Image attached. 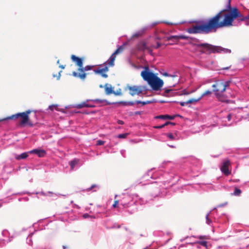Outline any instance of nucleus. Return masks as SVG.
<instances>
[{
  "instance_id": "f257e3e1",
  "label": "nucleus",
  "mask_w": 249,
  "mask_h": 249,
  "mask_svg": "<svg viewBox=\"0 0 249 249\" xmlns=\"http://www.w3.org/2000/svg\"><path fill=\"white\" fill-rule=\"evenodd\" d=\"M239 21L249 19V16H243L236 7L232 9H224L209 18L207 21H200L187 29V32L191 34H207L216 31L219 28L230 27L236 18Z\"/></svg>"
},
{
  "instance_id": "f03ea898",
  "label": "nucleus",
  "mask_w": 249,
  "mask_h": 249,
  "mask_svg": "<svg viewBox=\"0 0 249 249\" xmlns=\"http://www.w3.org/2000/svg\"><path fill=\"white\" fill-rule=\"evenodd\" d=\"M141 75L154 90H159L163 85V81L150 71L148 66L144 67V70L142 71Z\"/></svg>"
},
{
  "instance_id": "7ed1b4c3",
  "label": "nucleus",
  "mask_w": 249,
  "mask_h": 249,
  "mask_svg": "<svg viewBox=\"0 0 249 249\" xmlns=\"http://www.w3.org/2000/svg\"><path fill=\"white\" fill-rule=\"evenodd\" d=\"M124 50V46H120L110 56L107 61L104 63L103 68H98L94 70L96 74H100L103 78H106L108 75L106 73L109 71V67H113L114 65L116 55L122 53Z\"/></svg>"
},
{
  "instance_id": "20e7f679",
  "label": "nucleus",
  "mask_w": 249,
  "mask_h": 249,
  "mask_svg": "<svg viewBox=\"0 0 249 249\" xmlns=\"http://www.w3.org/2000/svg\"><path fill=\"white\" fill-rule=\"evenodd\" d=\"M194 46L199 49L201 53L210 54L211 53H220L222 52H229L230 50L221 46H214L207 43H195Z\"/></svg>"
},
{
  "instance_id": "39448f33",
  "label": "nucleus",
  "mask_w": 249,
  "mask_h": 249,
  "mask_svg": "<svg viewBox=\"0 0 249 249\" xmlns=\"http://www.w3.org/2000/svg\"><path fill=\"white\" fill-rule=\"evenodd\" d=\"M229 83L228 81L223 82L217 81L212 85L213 92L220 101H227V97L223 94V92L226 90V88L229 86Z\"/></svg>"
},
{
  "instance_id": "423d86ee",
  "label": "nucleus",
  "mask_w": 249,
  "mask_h": 249,
  "mask_svg": "<svg viewBox=\"0 0 249 249\" xmlns=\"http://www.w3.org/2000/svg\"><path fill=\"white\" fill-rule=\"evenodd\" d=\"M31 112L30 110H28L24 112L18 113L11 116L0 119V122H5L8 120H16L20 118L19 123L21 125L27 124L30 126H33L34 124L29 121V114Z\"/></svg>"
},
{
  "instance_id": "0eeeda50",
  "label": "nucleus",
  "mask_w": 249,
  "mask_h": 249,
  "mask_svg": "<svg viewBox=\"0 0 249 249\" xmlns=\"http://www.w3.org/2000/svg\"><path fill=\"white\" fill-rule=\"evenodd\" d=\"M94 67L93 65H87L84 67L83 65L81 68L77 69L78 72L74 71L72 72V75L75 77H78L81 80H84L87 75L86 71L92 70Z\"/></svg>"
},
{
  "instance_id": "6e6552de",
  "label": "nucleus",
  "mask_w": 249,
  "mask_h": 249,
  "mask_svg": "<svg viewBox=\"0 0 249 249\" xmlns=\"http://www.w3.org/2000/svg\"><path fill=\"white\" fill-rule=\"evenodd\" d=\"M124 89L125 90L127 89L129 90V93L131 96H133L135 95H139L141 94L144 89V87L142 86H131L129 85H127Z\"/></svg>"
},
{
  "instance_id": "1a4fd4ad",
  "label": "nucleus",
  "mask_w": 249,
  "mask_h": 249,
  "mask_svg": "<svg viewBox=\"0 0 249 249\" xmlns=\"http://www.w3.org/2000/svg\"><path fill=\"white\" fill-rule=\"evenodd\" d=\"M231 164V162L228 160H225L222 163L220 170L225 176H228L231 174V170L229 169Z\"/></svg>"
},
{
  "instance_id": "9d476101",
  "label": "nucleus",
  "mask_w": 249,
  "mask_h": 249,
  "mask_svg": "<svg viewBox=\"0 0 249 249\" xmlns=\"http://www.w3.org/2000/svg\"><path fill=\"white\" fill-rule=\"evenodd\" d=\"M71 58L72 61L78 67V69H80L82 67L83 65L84 58H80L74 54L71 55Z\"/></svg>"
},
{
  "instance_id": "9b49d317",
  "label": "nucleus",
  "mask_w": 249,
  "mask_h": 249,
  "mask_svg": "<svg viewBox=\"0 0 249 249\" xmlns=\"http://www.w3.org/2000/svg\"><path fill=\"white\" fill-rule=\"evenodd\" d=\"M137 50L140 51L147 50L148 52L151 53L152 50L147 46L146 43L144 41L140 42L137 46Z\"/></svg>"
},
{
  "instance_id": "f8f14e48",
  "label": "nucleus",
  "mask_w": 249,
  "mask_h": 249,
  "mask_svg": "<svg viewBox=\"0 0 249 249\" xmlns=\"http://www.w3.org/2000/svg\"><path fill=\"white\" fill-rule=\"evenodd\" d=\"M95 106L88 104L87 102H83L80 104H76L74 106V107L77 108L78 109L82 108L84 107H94Z\"/></svg>"
},
{
  "instance_id": "ddd939ff",
  "label": "nucleus",
  "mask_w": 249,
  "mask_h": 249,
  "mask_svg": "<svg viewBox=\"0 0 249 249\" xmlns=\"http://www.w3.org/2000/svg\"><path fill=\"white\" fill-rule=\"evenodd\" d=\"M30 153H34L37 154L39 157H43L46 152L44 150H39V149H34L30 151Z\"/></svg>"
},
{
  "instance_id": "4468645a",
  "label": "nucleus",
  "mask_w": 249,
  "mask_h": 249,
  "mask_svg": "<svg viewBox=\"0 0 249 249\" xmlns=\"http://www.w3.org/2000/svg\"><path fill=\"white\" fill-rule=\"evenodd\" d=\"M105 93L107 95H109L113 93V90L111 85L108 84H106L104 86Z\"/></svg>"
},
{
  "instance_id": "2eb2a0df",
  "label": "nucleus",
  "mask_w": 249,
  "mask_h": 249,
  "mask_svg": "<svg viewBox=\"0 0 249 249\" xmlns=\"http://www.w3.org/2000/svg\"><path fill=\"white\" fill-rule=\"evenodd\" d=\"M177 116V115L171 116V115H159V116H156L155 118H156V119H169V120H173V119H174L175 118V117Z\"/></svg>"
},
{
  "instance_id": "dca6fc26",
  "label": "nucleus",
  "mask_w": 249,
  "mask_h": 249,
  "mask_svg": "<svg viewBox=\"0 0 249 249\" xmlns=\"http://www.w3.org/2000/svg\"><path fill=\"white\" fill-rule=\"evenodd\" d=\"M79 160L78 159H74L69 162L71 170H73L75 165L79 163Z\"/></svg>"
},
{
  "instance_id": "f3484780",
  "label": "nucleus",
  "mask_w": 249,
  "mask_h": 249,
  "mask_svg": "<svg viewBox=\"0 0 249 249\" xmlns=\"http://www.w3.org/2000/svg\"><path fill=\"white\" fill-rule=\"evenodd\" d=\"M28 153L25 152V153H23L21 154L20 155H18L16 157V158L17 160H20L21 159H25L27 157H28Z\"/></svg>"
},
{
  "instance_id": "a211bd4d",
  "label": "nucleus",
  "mask_w": 249,
  "mask_h": 249,
  "mask_svg": "<svg viewBox=\"0 0 249 249\" xmlns=\"http://www.w3.org/2000/svg\"><path fill=\"white\" fill-rule=\"evenodd\" d=\"M201 99V97L199 96L197 98H192L187 101L188 104H195L198 102Z\"/></svg>"
},
{
  "instance_id": "6ab92c4d",
  "label": "nucleus",
  "mask_w": 249,
  "mask_h": 249,
  "mask_svg": "<svg viewBox=\"0 0 249 249\" xmlns=\"http://www.w3.org/2000/svg\"><path fill=\"white\" fill-rule=\"evenodd\" d=\"M179 39V36H172L167 38V40L178 41Z\"/></svg>"
},
{
  "instance_id": "aec40b11",
  "label": "nucleus",
  "mask_w": 249,
  "mask_h": 249,
  "mask_svg": "<svg viewBox=\"0 0 249 249\" xmlns=\"http://www.w3.org/2000/svg\"><path fill=\"white\" fill-rule=\"evenodd\" d=\"M241 194V191L240 189H239L237 188H234V191L233 193V195H234L235 196H239Z\"/></svg>"
},
{
  "instance_id": "412c9836",
  "label": "nucleus",
  "mask_w": 249,
  "mask_h": 249,
  "mask_svg": "<svg viewBox=\"0 0 249 249\" xmlns=\"http://www.w3.org/2000/svg\"><path fill=\"white\" fill-rule=\"evenodd\" d=\"M120 104H123L125 106L129 105V106H133L134 104V102H123L121 101L119 103Z\"/></svg>"
},
{
  "instance_id": "4be33fe9",
  "label": "nucleus",
  "mask_w": 249,
  "mask_h": 249,
  "mask_svg": "<svg viewBox=\"0 0 249 249\" xmlns=\"http://www.w3.org/2000/svg\"><path fill=\"white\" fill-rule=\"evenodd\" d=\"M136 103L138 104H141L142 105H145L146 104H150L152 103L150 101H147L146 102L144 101H136Z\"/></svg>"
},
{
  "instance_id": "5701e85b",
  "label": "nucleus",
  "mask_w": 249,
  "mask_h": 249,
  "mask_svg": "<svg viewBox=\"0 0 249 249\" xmlns=\"http://www.w3.org/2000/svg\"><path fill=\"white\" fill-rule=\"evenodd\" d=\"M196 237L199 239L209 240L210 239V236L208 235H199L197 236Z\"/></svg>"
},
{
  "instance_id": "b1692460",
  "label": "nucleus",
  "mask_w": 249,
  "mask_h": 249,
  "mask_svg": "<svg viewBox=\"0 0 249 249\" xmlns=\"http://www.w3.org/2000/svg\"><path fill=\"white\" fill-rule=\"evenodd\" d=\"M212 94V91H210V90H207V91H205L204 92H203L200 96V97H201V99L205 96H206V95H210L211 94Z\"/></svg>"
},
{
  "instance_id": "393cba45",
  "label": "nucleus",
  "mask_w": 249,
  "mask_h": 249,
  "mask_svg": "<svg viewBox=\"0 0 249 249\" xmlns=\"http://www.w3.org/2000/svg\"><path fill=\"white\" fill-rule=\"evenodd\" d=\"M143 31H139L133 35L132 36L134 37H138L142 36Z\"/></svg>"
},
{
  "instance_id": "a878e982",
  "label": "nucleus",
  "mask_w": 249,
  "mask_h": 249,
  "mask_svg": "<svg viewBox=\"0 0 249 249\" xmlns=\"http://www.w3.org/2000/svg\"><path fill=\"white\" fill-rule=\"evenodd\" d=\"M93 101L96 103H107V104H109V103L106 100L95 99L93 100Z\"/></svg>"
},
{
  "instance_id": "bb28decb",
  "label": "nucleus",
  "mask_w": 249,
  "mask_h": 249,
  "mask_svg": "<svg viewBox=\"0 0 249 249\" xmlns=\"http://www.w3.org/2000/svg\"><path fill=\"white\" fill-rule=\"evenodd\" d=\"M128 135V133L121 134L117 136V138L119 139H124Z\"/></svg>"
},
{
  "instance_id": "cd10ccee",
  "label": "nucleus",
  "mask_w": 249,
  "mask_h": 249,
  "mask_svg": "<svg viewBox=\"0 0 249 249\" xmlns=\"http://www.w3.org/2000/svg\"><path fill=\"white\" fill-rule=\"evenodd\" d=\"M199 244L207 248V242L205 241H199L197 242Z\"/></svg>"
},
{
  "instance_id": "c85d7f7f",
  "label": "nucleus",
  "mask_w": 249,
  "mask_h": 249,
  "mask_svg": "<svg viewBox=\"0 0 249 249\" xmlns=\"http://www.w3.org/2000/svg\"><path fill=\"white\" fill-rule=\"evenodd\" d=\"M172 91V89H165V91H164V92L163 93V96H168V94Z\"/></svg>"
},
{
  "instance_id": "c756f323",
  "label": "nucleus",
  "mask_w": 249,
  "mask_h": 249,
  "mask_svg": "<svg viewBox=\"0 0 249 249\" xmlns=\"http://www.w3.org/2000/svg\"><path fill=\"white\" fill-rule=\"evenodd\" d=\"M105 143V141H102V140H98L97 141L96 144L97 145H103Z\"/></svg>"
},
{
  "instance_id": "7c9ffc66",
  "label": "nucleus",
  "mask_w": 249,
  "mask_h": 249,
  "mask_svg": "<svg viewBox=\"0 0 249 249\" xmlns=\"http://www.w3.org/2000/svg\"><path fill=\"white\" fill-rule=\"evenodd\" d=\"M113 94L115 95H122V93L121 92V90L119 89V90H117L116 92L113 91Z\"/></svg>"
},
{
  "instance_id": "2f4dec72",
  "label": "nucleus",
  "mask_w": 249,
  "mask_h": 249,
  "mask_svg": "<svg viewBox=\"0 0 249 249\" xmlns=\"http://www.w3.org/2000/svg\"><path fill=\"white\" fill-rule=\"evenodd\" d=\"M179 38L180 39H188L189 37L184 35H181L179 36Z\"/></svg>"
},
{
  "instance_id": "473e14b6",
  "label": "nucleus",
  "mask_w": 249,
  "mask_h": 249,
  "mask_svg": "<svg viewBox=\"0 0 249 249\" xmlns=\"http://www.w3.org/2000/svg\"><path fill=\"white\" fill-rule=\"evenodd\" d=\"M118 203H119V200H115L114 202V204L112 205L113 207H114V208L116 207L117 205L118 204Z\"/></svg>"
},
{
  "instance_id": "72a5a7b5",
  "label": "nucleus",
  "mask_w": 249,
  "mask_h": 249,
  "mask_svg": "<svg viewBox=\"0 0 249 249\" xmlns=\"http://www.w3.org/2000/svg\"><path fill=\"white\" fill-rule=\"evenodd\" d=\"M56 107L57 106L55 105L50 106L49 107V109H51V110H53L54 108H56Z\"/></svg>"
},
{
  "instance_id": "f704fd0d",
  "label": "nucleus",
  "mask_w": 249,
  "mask_h": 249,
  "mask_svg": "<svg viewBox=\"0 0 249 249\" xmlns=\"http://www.w3.org/2000/svg\"><path fill=\"white\" fill-rule=\"evenodd\" d=\"M179 104L181 106H185L186 105H187L188 104V103H187V101L186 102H180L179 103Z\"/></svg>"
},
{
  "instance_id": "c9c22d12",
  "label": "nucleus",
  "mask_w": 249,
  "mask_h": 249,
  "mask_svg": "<svg viewBox=\"0 0 249 249\" xmlns=\"http://www.w3.org/2000/svg\"><path fill=\"white\" fill-rule=\"evenodd\" d=\"M164 127H165V125H164V124H163L161 125L154 126V128H157V129H160V128H163Z\"/></svg>"
},
{
  "instance_id": "e433bc0d",
  "label": "nucleus",
  "mask_w": 249,
  "mask_h": 249,
  "mask_svg": "<svg viewBox=\"0 0 249 249\" xmlns=\"http://www.w3.org/2000/svg\"><path fill=\"white\" fill-rule=\"evenodd\" d=\"M160 46H161V44L159 42H157L156 46H153L152 47L156 48V49H158V48H160Z\"/></svg>"
},
{
  "instance_id": "4c0bfd02",
  "label": "nucleus",
  "mask_w": 249,
  "mask_h": 249,
  "mask_svg": "<svg viewBox=\"0 0 249 249\" xmlns=\"http://www.w3.org/2000/svg\"><path fill=\"white\" fill-rule=\"evenodd\" d=\"M168 137L171 139V140H174V136L171 133H169V134H168L167 135Z\"/></svg>"
},
{
  "instance_id": "58836bf2",
  "label": "nucleus",
  "mask_w": 249,
  "mask_h": 249,
  "mask_svg": "<svg viewBox=\"0 0 249 249\" xmlns=\"http://www.w3.org/2000/svg\"><path fill=\"white\" fill-rule=\"evenodd\" d=\"M206 220H207V223L208 224H209L210 222H211V220L209 218V214H207L206 215Z\"/></svg>"
},
{
  "instance_id": "ea45409f",
  "label": "nucleus",
  "mask_w": 249,
  "mask_h": 249,
  "mask_svg": "<svg viewBox=\"0 0 249 249\" xmlns=\"http://www.w3.org/2000/svg\"><path fill=\"white\" fill-rule=\"evenodd\" d=\"M61 71H60V72H59V73H58V75H57V76L56 75H53V76L54 77H57V79H59V78H60V76H61V74H60V72H61Z\"/></svg>"
},
{
  "instance_id": "a19ab883",
  "label": "nucleus",
  "mask_w": 249,
  "mask_h": 249,
  "mask_svg": "<svg viewBox=\"0 0 249 249\" xmlns=\"http://www.w3.org/2000/svg\"><path fill=\"white\" fill-rule=\"evenodd\" d=\"M117 123L118 124H124V121H123L122 120H118Z\"/></svg>"
},
{
  "instance_id": "79ce46f5",
  "label": "nucleus",
  "mask_w": 249,
  "mask_h": 249,
  "mask_svg": "<svg viewBox=\"0 0 249 249\" xmlns=\"http://www.w3.org/2000/svg\"><path fill=\"white\" fill-rule=\"evenodd\" d=\"M143 113L142 111H136L135 112V115H141Z\"/></svg>"
},
{
  "instance_id": "37998d69",
  "label": "nucleus",
  "mask_w": 249,
  "mask_h": 249,
  "mask_svg": "<svg viewBox=\"0 0 249 249\" xmlns=\"http://www.w3.org/2000/svg\"><path fill=\"white\" fill-rule=\"evenodd\" d=\"M230 2H231V0H228V9H232V8H231V7Z\"/></svg>"
},
{
  "instance_id": "c03bdc74",
  "label": "nucleus",
  "mask_w": 249,
  "mask_h": 249,
  "mask_svg": "<svg viewBox=\"0 0 249 249\" xmlns=\"http://www.w3.org/2000/svg\"><path fill=\"white\" fill-rule=\"evenodd\" d=\"M63 249H70V247L67 245H64V246H63Z\"/></svg>"
},
{
  "instance_id": "a18cd8bd",
  "label": "nucleus",
  "mask_w": 249,
  "mask_h": 249,
  "mask_svg": "<svg viewBox=\"0 0 249 249\" xmlns=\"http://www.w3.org/2000/svg\"><path fill=\"white\" fill-rule=\"evenodd\" d=\"M227 118H228V120L229 121H230L231 120V114H229L228 116H227Z\"/></svg>"
},
{
  "instance_id": "49530a36",
  "label": "nucleus",
  "mask_w": 249,
  "mask_h": 249,
  "mask_svg": "<svg viewBox=\"0 0 249 249\" xmlns=\"http://www.w3.org/2000/svg\"><path fill=\"white\" fill-rule=\"evenodd\" d=\"M96 185H92L89 188L88 190H91L92 188H94L96 187Z\"/></svg>"
},
{
  "instance_id": "de8ad7c7",
  "label": "nucleus",
  "mask_w": 249,
  "mask_h": 249,
  "mask_svg": "<svg viewBox=\"0 0 249 249\" xmlns=\"http://www.w3.org/2000/svg\"><path fill=\"white\" fill-rule=\"evenodd\" d=\"M89 214H87V213L84 214L83 215V217H84L85 218H88V217H89Z\"/></svg>"
},
{
  "instance_id": "09e8293b",
  "label": "nucleus",
  "mask_w": 249,
  "mask_h": 249,
  "mask_svg": "<svg viewBox=\"0 0 249 249\" xmlns=\"http://www.w3.org/2000/svg\"><path fill=\"white\" fill-rule=\"evenodd\" d=\"M170 124V122H167L165 124H164V125H165V126L168 124Z\"/></svg>"
},
{
  "instance_id": "8fccbe9b",
  "label": "nucleus",
  "mask_w": 249,
  "mask_h": 249,
  "mask_svg": "<svg viewBox=\"0 0 249 249\" xmlns=\"http://www.w3.org/2000/svg\"><path fill=\"white\" fill-rule=\"evenodd\" d=\"M170 124H171L172 125H175V123H172V122H170Z\"/></svg>"
},
{
  "instance_id": "3c124183",
  "label": "nucleus",
  "mask_w": 249,
  "mask_h": 249,
  "mask_svg": "<svg viewBox=\"0 0 249 249\" xmlns=\"http://www.w3.org/2000/svg\"><path fill=\"white\" fill-rule=\"evenodd\" d=\"M60 67L62 69H64L65 68V66L63 65L60 66Z\"/></svg>"
},
{
  "instance_id": "603ef678",
  "label": "nucleus",
  "mask_w": 249,
  "mask_h": 249,
  "mask_svg": "<svg viewBox=\"0 0 249 249\" xmlns=\"http://www.w3.org/2000/svg\"><path fill=\"white\" fill-rule=\"evenodd\" d=\"M99 87H100V88H103V87H104V86H103L102 85H100L99 86Z\"/></svg>"
},
{
  "instance_id": "864d4df0",
  "label": "nucleus",
  "mask_w": 249,
  "mask_h": 249,
  "mask_svg": "<svg viewBox=\"0 0 249 249\" xmlns=\"http://www.w3.org/2000/svg\"><path fill=\"white\" fill-rule=\"evenodd\" d=\"M165 75H168V74L167 73H165Z\"/></svg>"
},
{
  "instance_id": "5fc2aeb1",
  "label": "nucleus",
  "mask_w": 249,
  "mask_h": 249,
  "mask_svg": "<svg viewBox=\"0 0 249 249\" xmlns=\"http://www.w3.org/2000/svg\"><path fill=\"white\" fill-rule=\"evenodd\" d=\"M125 203H123V205H125Z\"/></svg>"
}]
</instances>
